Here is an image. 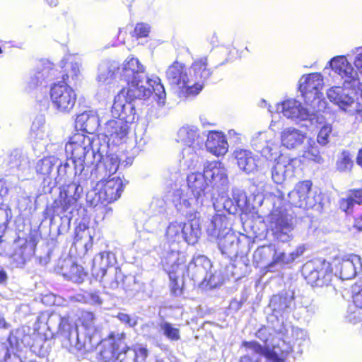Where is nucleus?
Instances as JSON below:
<instances>
[{"label": "nucleus", "instance_id": "42", "mask_svg": "<svg viewBox=\"0 0 362 362\" xmlns=\"http://www.w3.org/2000/svg\"><path fill=\"white\" fill-rule=\"evenodd\" d=\"M12 167H16L25 174L30 173V160L28 154L22 150L13 151L9 156Z\"/></svg>", "mask_w": 362, "mask_h": 362}, {"label": "nucleus", "instance_id": "31", "mask_svg": "<svg viewBox=\"0 0 362 362\" xmlns=\"http://www.w3.org/2000/svg\"><path fill=\"white\" fill-rule=\"evenodd\" d=\"M204 172L207 180L214 187H221L228 185L227 170L223 163L216 161L208 163L204 165Z\"/></svg>", "mask_w": 362, "mask_h": 362}, {"label": "nucleus", "instance_id": "11", "mask_svg": "<svg viewBox=\"0 0 362 362\" xmlns=\"http://www.w3.org/2000/svg\"><path fill=\"white\" fill-rule=\"evenodd\" d=\"M278 122L272 119L270 124L269 131L258 132L253 134L251 139V146L257 153L267 160L276 159L280 154V145L276 138L274 127Z\"/></svg>", "mask_w": 362, "mask_h": 362}, {"label": "nucleus", "instance_id": "16", "mask_svg": "<svg viewBox=\"0 0 362 362\" xmlns=\"http://www.w3.org/2000/svg\"><path fill=\"white\" fill-rule=\"evenodd\" d=\"M312 182L305 180L298 182L288 194V202L296 207L311 209L320 204L321 196L317 191L312 190Z\"/></svg>", "mask_w": 362, "mask_h": 362}, {"label": "nucleus", "instance_id": "63", "mask_svg": "<svg viewBox=\"0 0 362 362\" xmlns=\"http://www.w3.org/2000/svg\"><path fill=\"white\" fill-rule=\"evenodd\" d=\"M70 300L72 302L86 303V291L70 296Z\"/></svg>", "mask_w": 362, "mask_h": 362}, {"label": "nucleus", "instance_id": "5", "mask_svg": "<svg viewBox=\"0 0 362 362\" xmlns=\"http://www.w3.org/2000/svg\"><path fill=\"white\" fill-rule=\"evenodd\" d=\"M177 141L185 144L181 153L179 162L180 170L194 169L199 163L197 150L200 149L204 143V135L197 127L185 125L177 132Z\"/></svg>", "mask_w": 362, "mask_h": 362}, {"label": "nucleus", "instance_id": "38", "mask_svg": "<svg viewBox=\"0 0 362 362\" xmlns=\"http://www.w3.org/2000/svg\"><path fill=\"white\" fill-rule=\"evenodd\" d=\"M102 122L103 119L93 111H86L76 119V125L89 134L96 131Z\"/></svg>", "mask_w": 362, "mask_h": 362}, {"label": "nucleus", "instance_id": "23", "mask_svg": "<svg viewBox=\"0 0 362 362\" xmlns=\"http://www.w3.org/2000/svg\"><path fill=\"white\" fill-rule=\"evenodd\" d=\"M35 254V246L31 241L18 238L12 245L9 254L11 263L15 267H22L29 262Z\"/></svg>", "mask_w": 362, "mask_h": 362}, {"label": "nucleus", "instance_id": "52", "mask_svg": "<svg viewBox=\"0 0 362 362\" xmlns=\"http://www.w3.org/2000/svg\"><path fill=\"white\" fill-rule=\"evenodd\" d=\"M132 353V360H135L136 362H144L148 356L147 349L141 344L134 346Z\"/></svg>", "mask_w": 362, "mask_h": 362}, {"label": "nucleus", "instance_id": "48", "mask_svg": "<svg viewBox=\"0 0 362 362\" xmlns=\"http://www.w3.org/2000/svg\"><path fill=\"white\" fill-rule=\"evenodd\" d=\"M322 127L320 128L317 136V141L321 146H325L329 142V136L332 132V125L325 122L323 118Z\"/></svg>", "mask_w": 362, "mask_h": 362}, {"label": "nucleus", "instance_id": "45", "mask_svg": "<svg viewBox=\"0 0 362 362\" xmlns=\"http://www.w3.org/2000/svg\"><path fill=\"white\" fill-rule=\"evenodd\" d=\"M340 209L347 214L354 211L355 204L362 205V189L351 190L346 198L340 201Z\"/></svg>", "mask_w": 362, "mask_h": 362}, {"label": "nucleus", "instance_id": "46", "mask_svg": "<svg viewBox=\"0 0 362 362\" xmlns=\"http://www.w3.org/2000/svg\"><path fill=\"white\" fill-rule=\"evenodd\" d=\"M59 163V159L55 156H47L39 160L35 166L36 172L45 176L50 175L54 166Z\"/></svg>", "mask_w": 362, "mask_h": 362}, {"label": "nucleus", "instance_id": "2", "mask_svg": "<svg viewBox=\"0 0 362 362\" xmlns=\"http://www.w3.org/2000/svg\"><path fill=\"white\" fill-rule=\"evenodd\" d=\"M211 74L207 59L202 57L194 61L189 67L175 62L168 67L165 76L179 96L187 98L197 95Z\"/></svg>", "mask_w": 362, "mask_h": 362}, {"label": "nucleus", "instance_id": "17", "mask_svg": "<svg viewBox=\"0 0 362 362\" xmlns=\"http://www.w3.org/2000/svg\"><path fill=\"white\" fill-rule=\"evenodd\" d=\"M302 273L308 283L312 286L327 285L332 278L329 263L320 259L306 262L303 267Z\"/></svg>", "mask_w": 362, "mask_h": 362}, {"label": "nucleus", "instance_id": "4", "mask_svg": "<svg viewBox=\"0 0 362 362\" xmlns=\"http://www.w3.org/2000/svg\"><path fill=\"white\" fill-rule=\"evenodd\" d=\"M64 65L69 71L63 76V81L54 83L50 89V98L54 108L59 112L68 113L74 107L76 93L68 83L74 81L80 73V62L74 56L66 59Z\"/></svg>", "mask_w": 362, "mask_h": 362}, {"label": "nucleus", "instance_id": "59", "mask_svg": "<svg viewBox=\"0 0 362 362\" xmlns=\"http://www.w3.org/2000/svg\"><path fill=\"white\" fill-rule=\"evenodd\" d=\"M287 260H288V255L284 252H278L277 251H275L273 255V262L271 264V266L273 264H290L289 262H286Z\"/></svg>", "mask_w": 362, "mask_h": 362}, {"label": "nucleus", "instance_id": "24", "mask_svg": "<svg viewBox=\"0 0 362 362\" xmlns=\"http://www.w3.org/2000/svg\"><path fill=\"white\" fill-rule=\"evenodd\" d=\"M184 259V255L178 251L177 247H173L162 257V265L168 274L170 281L175 284H177V279L183 273Z\"/></svg>", "mask_w": 362, "mask_h": 362}, {"label": "nucleus", "instance_id": "30", "mask_svg": "<svg viewBox=\"0 0 362 362\" xmlns=\"http://www.w3.org/2000/svg\"><path fill=\"white\" fill-rule=\"evenodd\" d=\"M336 269L341 279H352L362 272V259L354 254L346 256L338 263Z\"/></svg>", "mask_w": 362, "mask_h": 362}, {"label": "nucleus", "instance_id": "19", "mask_svg": "<svg viewBox=\"0 0 362 362\" xmlns=\"http://www.w3.org/2000/svg\"><path fill=\"white\" fill-rule=\"evenodd\" d=\"M128 93L129 89L124 88L115 96L112 107V114L115 118L122 119L123 121L131 125L136 118L135 106L132 103V100L146 97L131 96Z\"/></svg>", "mask_w": 362, "mask_h": 362}, {"label": "nucleus", "instance_id": "50", "mask_svg": "<svg viewBox=\"0 0 362 362\" xmlns=\"http://www.w3.org/2000/svg\"><path fill=\"white\" fill-rule=\"evenodd\" d=\"M0 362H22L16 354L11 351L6 344H0Z\"/></svg>", "mask_w": 362, "mask_h": 362}, {"label": "nucleus", "instance_id": "3", "mask_svg": "<svg viewBox=\"0 0 362 362\" xmlns=\"http://www.w3.org/2000/svg\"><path fill=\"white\" fill-rule=\"evenodd\" d=\"M118 73L122 79L128 83L129 95L137 97H149L152 88L159 105L165 102V91L159 77L145 74V68L136 57H128L119 66Z\"/></svg>", "mask_w": 362, "mask_h": 362}, {"label": "nucleus", "instance_id": "22", "mask_svg": "<svg viewBox=\"0 0 362 362\" xmlns=\"http://www.w3.org/2000/svg\"><path fill=\"white\" fill-rule=\"evenodd\" d=\"M130 130V124L122 119L114 118L104 124V134L108 145L118 146L126 142Z\"/></svg>", "mask_w": 362, "mask_h": 362}, {"label": "nucleus", "instance_id": "21", "mask_svg": "<svg viewBox=\"0 0 362 362\" xmlns=\"http://www.w3.org/2000/svg\"><path fill=\"white\" fill-rule=\"evenodd\" d=\"M329 65L332 70L341 77L344 84L352 87L359 85L360 78L358 71L354 69L345 56L333 57L329 62Z\"/></svg>", "mask_w": 362, "mask_h": 362}, {"label": "nucleus", "instance_id": "54", "mask_svg": "<svg viewBox=\"0 0 362 362\" xmlns=\"http://www.w3.org/2000/svg\"><path fill=\"white\" fill-rule=\"evenodd\" d=\"M303 156L305 158L313 160L317 163H322L323 158L320 154V151L317 147L310 146L308 150L305 151Z\"/></svg>", "mask_w": 362, "mask_h": 362}, {"label": "nucleus", "instance_id": "20", "mask_svg": "<svg viewBox=\"0 0 362 362\" xmlns=\"http://www.w3.org/2000/svg\"><path fill=\"white\" fill-rule=\"evenodd\" d=\"M271 228L275 238L282 243H287L293 238L294 226L291 215L273 211L271 215Z\"/></svg>", "mask_w": 362, "mask_h": 362}, {"label": "nucleus", "instance_id": "18", "mask_svg": "<svg viewBox=\"0 0 362 362\" xmlns=\"http://www.w3.org/2000/svg\"><path fill=\"white\" fill-rule=\"evenodd\" d=\"M324 86L323 76L319 73L303 75L299 81V90L305 102L315 107L323 97L322 89Z\"/></svg>", "mask_w": 362, "mask_h": 362}, {"label": "nucleus", "instance_id": "33", "mask_svg": "<svg viewBox=\"0 0 362 362\" xmlns=\"http://www.w3.org/2000/svg\"><path fill=\"white\" fill-rule=\"evenodd\" d=\"M115 255L110 251L101 252L93 261L92 274L95 278L103 277L112 268H116Z\"/></svg>", "mask_w": 362, "mask_h": 362}, {"label": "nucleus", "instance_id": "44", "mask_svg": "<svg viewBox=\"0 0 362 362\" xmlns=\"http://www.w3.org/2000/svg\"><path fill=\"white\" fill-rule=\"evenodd\" d=\"M123 278V274L119 268H112L103 277L96 278L99 280L104 288L115 290L119 287V281Z\"/></svg>", "mask_w": 362, "mask_h": 362}, {"label": "nucleus", "instance_id": "26", "mask_svg": "<svg viewBox=\"0 0 362 362\" xmlns=\"http://www.w3.org/2000/svg\"><path fill=\"white\" fill-rule=\"evenodd\" d=\"M256 336L264 343V346L259 344L256 341H244L242 344V347L245 349V351L252 353L255 352L256 354L263 355L267 361L271 362L269 358L264 354V351L269 349L272 352L274 345H277L280 339L275 338L272 336L269 329L266 327L259 329L257 331Z\"/></svg>", "mask_w": 362, "mask_h": 362}, {"label": "nucleus", "instance_id": "61", "mask_svg": "<svg viewBox=\"0 0 362 362\" xmlns=\"http://www.w3.org/2000/svg\"><path fill=\"white\" fill-rule=\"evenodd\" d=\"M247 352V354L241 358L240 362H257L259 360V356H262V354H256L255 352Z\"/></svg>", "mask_w": 362, "mask_h": 362}, {"label": "nucleus", "instance_id": "35", "mask_svg": "<svg viewBox=\"0 0 362 362\" xmlns=\"http://www.w3.org/2000/svg\"><path fill=\"white\" fill-rule=\"evenodd\" d=\"M305 139L306 133L293 127L284 128L280 133L281 145L289 150L300 147Z\"/></svg>", "mask_w": 362, "mask_h": 362}, {"label": "nucleus", "instance_id": "28", "mask_svg": "<svg viewBox=\"0 0 362 362\" xmlns=\"http://www.w3.org/2000/svg\"><path fill=\"white\" fill-rule=\"evenodd\" d=\"M211 269V261L204 255H199L188 264L187 274L194 281L204 284Z\"/></svg>", "mask_w": 362, "mask_h": 362}, {"label": "nucleus", "instance_id": "57", "mask_svg": "<svg viewBox=\"0 0 362 362\" xmlns=\"http://www.w3.org/2000/svg\"><path fill=\"white\" fill-rule=\"evenodd\" d=\"M353 300L356 307L362 308V286L355 285L352 288Z\"/></svg>", "mask_w": 362, "mask_h": 362}, {"label": "nucleus", "instance_id": "10", "mask_svg": "<svg viewBox=\"0 0 362 362\" xmlns=\"http://www.w3.org/2000/svg\"><path fill=\"white\" fill-rule=\"evenodd\" d=\"M93 139L83 133L74 134L66 144L65 151L71 155L72 163L75 166V174L81 173L84 168L83 163L86 157H96L95 151L92 148Z\"/></svg>", "mask_w": 362, "mask_h": 362}, {"label": "nucleus", "instance_id": "12", "mask_svg": "<svg viewBox=\"0 0 362 362\" xmlns=\"http://www.w3.org/2000/svg\"><path fill=\"white\" fill-rule=\"evenodd\" d=\"M276 111L296 122L310 121L311 124H322L323 116L317 115L314 110L304 107L296 99L285 100L276 105Z\"/></svg>", "mask_w": 362, "mask_h": 362}, {"label": "nucleus", "instance_id": "49", "mask_svg": "<svg viewBox=\"0 0 362 362\" xmlns=\"http://www.w3.org/2000/svg\"><path fill=\"white\" fill-rule=\"evenodd\" d=\"M354 165L349 151H344L340 154L337 161V168L340 172L350 171Z\"/></svg>", "mask_w": 362, "mask_h": 362}, {"label": "nucleus", "instance_id": "34", "mask_svg": "<svg viewBox=\"0 0 362 362\" xmlns=\"http://www.w3.org/2000/svg\"><path fill=\"white\" fill-rule=\"evenodd\" d=\"M52 64L49 62H40L36 69L30 73L28 79L25 89L28 91L32 90L41 85L46 79L49 78L53 75Z\"/></svg>", "mask_w": 362, "mask_h": 362}, {"label": "nucleus", "instance_id": "13", "mask_svg": "<svg viewBox=\"0 0 362 362\" xmlns=\"http://www.w3.org/2000/svg\"><path fill=\"white\" fill-rule=\"evenodd\" d=\"M123 187V182L119 177H100L95 190L88 193V198L94 194L95 197L91 200V204L94 206L105 202L111 203L120 197Z\"/></svg>", "mask_w": 362, "mask_h": 362}, {"label": "nucleus", "instance_id": "6", "mask_svg": "<svg viewBox=\"0 0 362 362\" xmlns=\"http://www.w3.org/2000/svg\"><path fill=\"white\" fill-rule=\"evenodd\" d=\"M309 343V336L306 330L298 327H292L285 338L274 345L272 352L267 349L264 354L271 362H283L291 352L301 353Z\"/></svg>", "mask_w": 362, "mask_h": 362}, {"label": "nucleus", "instance_id": "51", "mask_svg": "<svg viewBox=\"0 0 362 362\" xmlns=\"http://www.w3.org/2000/svg\"><path fill=\"white\" fill-rule=\"evenodd\" d=\"M233 199L235 202L237 206L242 211L248 208V199L245 193L240 189L233 191Z\"/></svg>", "mask_w": 362, "mask_h": 362}, {"label": "nucleus", "instance_id": "40", "mask_svg": "<svg viewBox=\"0 0 362 362\" xmlns=\"http://www.w3.org/2000/svg\"><path fill=\"white\" fill-rule=\"evenodd\" d=\"M293 300V294L281 293L274 295L270 300L269 307L276 314H280L290 309Z\"/></svg>", "mask_w": 362, "mask_h": 362}, {"label": "nucleus", "instance_id": "32", "mask_svg": "<svg viewBox=\"0 0 362 362\" xmlns=\"http://www.w3.org/2000/svg\"><path fill=\"white\" fill-rule=\"evenodd\" d=\"M233 155L238 168L246 174H252L259 169L260 160L258 156L247 149H236Z\"/></svg>", "mask_w": 362, "mask_h": 362}, {"label": "nucleus", "instance_id": "47", "mask_svg": "<svg viewBox=\"0 0 362 362\" xmlns=\"http://www.w3.org/2000/svg\"><path fill=\"white\" fill-rule=\"evenodd\" d=\"M163 335L171 341H177L180 339V329L170 322L163 321L159 325Z\"/></svg>", "mask_w": 362, "mask_h": 362}, {"label": "nucleus", "instance_id": "41", "mask_svg": "<svg viewBox=\"0 0 362 362\" xmlns=\"http://www.w3.org/2000/svg\"><path fill=\"white\" fill-rule=\"evenodd\" d=\"M65 264V266L62 267V275L73 282L81 283L86 276L83 267L71 260L66 261Z\"/></svg>", "mask_w": 362, "mask_h": 362}, {"label": "nucleus", "instance_id": "9", "mask_svg": "<svg viewBox=\"0 0 362 362\" xmlns=\"http://www.w3.org/2000/svg\"><path fill=\"white\" fill-rule=\"evenodd\" d=\"M201 233L199 221L194 216L186 223L171 222L166 229L165 237L170 245L177 247L184 241L190 245L195 244Z\"/></svg>", "mask_w": 362, "mask_h": 362}, {"label": "nucleus", "instance_id": "39", "mask_svg": "<svg viewBox=\"0 0 362 362\" xmlns=\"http://www.w3.org/2000/svg\"><path fill=\"white\" fill-rule=\"evenodd\" d=\"M118 63L116 62H105L100 64L98 67V81L102 84L111 83L119 74V70Z\"/></svg>", "mask_w": 362, "mask_h": 362}, {"label": "nucleus", "instance_id": "8", "mask_svg": "<svg viewBox=\"0 0 362 362\" xmlns=\"http://www.w3.org/2000/svg\"><path fill=\"white\" fill-rule=\"evenodd\" d=\"M49 326L57 325L63 337L62 346L71 353L88 349L86 340L82 341L78 335L77 327L70 322L69 317H62L56 313H52L47 320Z\"/></svg>", "mask_w": 362, "mask_h": 362}, {"label": "nucleus", "instance_id": "25", "mask_svg": "<svg viewBox=\"0 0 362 362\" xmlns=\"http://www.w3.org/2000/svg\"><path fill=\"white\" fill-rule=\"evenodd\" d=\"M274 160L275 164L272 169V177L274 182L281 184L294 176L296 159L279 154Z\"/></svg>", "mask_w": 362, "mask_h": 362}, {"label": "nucleus", "instance_id": "14", "mask_svg": "<svg viewBox=\"0 0 362 362\" xmlns=\"http://www.w3.org/2000/svg\"><path fill=\"white\" fill-rule=\"evenodd\" d=\"M82 192L83 187L80 185L76 182L68 185L64 192H60L59 199L52 204V218L54 216H61L62 218H67L70 222L71 211Z\"/></svg>", "mask_w": 362, "mask_h": 362}, {"label": "nucleus", "instance_id": "53", "mask_svg": "<svg viewBox=\"0 0 362 362\" xmlns=\"http://www.w3.org/2000/svg\"><path fill=\"white\" fill-rule=\"evenodd\" d=\"M116 317L122 324L129 327H134L137 325L139 319L138 316L135 315H130L125 313H119Z\"/></svg>", "mask_w": 362, "mask_h": 362}, {"label": "nucleus", "instance_id": "43", "mask_svg": "<svg viewBox=\"0 0 362 362\" xmlns=\"http://www.w3.org/2000/svg\"><path fill=\"white\" fill-rule=\"evenodd\" d=\"M79 321L81 325L85 329L87 334L89 335V343L91 342V337L96 334L99 329V327L97 323V319L93 313L83 310L79 315Z\"/></svg>", "mask_w": 362, "mask_h": 362}, {"label": "nucleus", "instance_id": "7", "mask_svg": "<svg viewBox=\"0 0 362 362\" xmlns=\"http://www.w3.org/2000/svg\"><path fill=\"white\" fill-rule=\"evenodd\" d=\"M206 230L211 240L217 241L222 254H232L237 252L238 238L228 226L226 216L220 214L213 216L206 226Z\"/></svg>", "mask_w": 362, "mask_h": 362}, {"label": "nucleus", "instance_id": "56", "mask_svg": "<svg viewBox=\"0 0 362 362\" xmlns=\"http://www.w3.org/2000/svg\"><path fill=\"white\" fill-rule=\"evenodd\" d=\"M221 283V277L215 274H212L211 270L209 272V275L206 277V281L204 284H201L204 287L213 288L218 286Z\"/></svg>", "mask_w": 362, "mask_h": 362}, {"label": "nucleus", "instance_id": "36", "mask_svg": "<svg viewBox=\"0 0 362 362\" xmlns=\"http://www.w3.org/2000/svg\"><path fill=\"white\" fill-rule=\"evenodd\" d=\"M205 145L207 150L216 156L225 155L228 149L225 136L216 131L209 132Z\"/></svg>", "mask_w": 362, "mask_h": 362}, {"label": "nucleus", "instance_id": "62", "mask_svg": "<svg viewBox=\"0 0 362 362\" xmlns=\"http://www.w3.org/2000/svg\"><path fill=\"white\" fill-rule=\"evenodd\" d=\"M115 362H136L135 360H132V358L127 357V350L126 349L123 351H120L118 353L117 357L115 358Z\"/></svg>", "mask_w": 362, "mask_h": 362}, {"label": "nucleus", "instance_id": "29", "mask_svg": "<svg viewBox=\"0 0 362 362\" xmlns=\"http://www.w3.org/2000/svg\"><path fill=\"white\" fill-rule=\"evenodd\" d=\"M125 337L124 333L122 334H111L108 339L102 341L101 349L100 354L101 358L106 361H115L119 349L123 351L126 349V345L122 342V339Z\"/></svg>", "mask_w": 362, "mask_h": 362}, {"label": "nucleus", "instance_id": "15", "mask_svg": "<svg viewBox=\"0 0 362 362\" xmlns=\"http://www.w3.org/2000/svg\"><path fill=\"white\" fill-rule=\"evenodd\" d=\"M327 97L331 103L349 115H353L359 111L358 103L356 100L355 87L344 83L342 86H332L327 90Z\"/></svg>", "mask_w": 362, "mask_h": 362}, {"label": "nucleus", "instance_id": "58", "mask_svg": "<svg viewBox=\"0 0 362 362\" xmlns=\"http://www.w3.org/2000/svg\"><path fill=\"white\" fill-rule=\"evenodd\" d=\"M150 27L145 23H138L134 28V34L139 37H146L148 35Z\"/></svg>", "mask_w": 362, "mask_h": 362}, {"label": "nucleus", "instance_id": "1", "mask_svg": "<svg viewBox=\"0 0 362 362\" xmlns=\"http://www.w3.org/2000/svg\"><path fill=\"white\" fill-rule=\"evenodd\" d=\"M185 170H180V165L177 169L174 167L170 168V175L168 178L171 182L168 184L165 197L174 203L180 213L186 216L192 217L198 211L206 200L211 198V196L208 192L209 184L204 173L196 172L188 175L187 177V186L192 194V197H188L184 193V190L178 187L181 173Z\"/></svg>", "mask_w": 362, "mask_h": 362}, {"label": "nucleus", "instance_id": "64", "mask_svg": "<svg viewBox=\"0 0 362 362\" xmlns=\"http://www.w3.org/2000/svg\"><path fill=\"white\" fill-rule=\"evenodd\" d=\"M354 228H356L358 230H362V215L358 218L355 219L354 221Z\"/></svg>", "mask_w": 362, "mask_h": 362}, {"label": "nucleus", "instance_id": "55", "mask_svg": "<svg viewBox=\"0 0 362 362\" xmlns=\"http://www.w3.org/2000/svg\"><path fill=\"white\" fill-rule=\"evenodd\" d=\"M103 300L98 291H86V303L92 305L100 306L103 304Z\"/></svg>", "mask_w": 362, "mask_h": 362}, {"label": "nucleus", "instance_id": "37", "mask_svg": "<svg viewBox=\"0 0 362 362\" xmlns=\"http://www.w3.org/2000/svg\"><path fill=\"white\" fill-rule=\"evenodd\" d=\"M120 160L117 154L110 153L103 158V160L97 165L95 171L98 177H110L118 170Z\"/></svg>", "mask_w": 362, "mask_h": 362}, {"label": "nucleus", "instance_id": "60", "mask_svg": "<svg viewBox=\"0 0 362 362\" xmlns=\"http://www.w3.org/2000/svg\"><path fill=\"white\" fill-rule=\"evenodd\" d=\"M57 177L55 178L56 182L62 181V177L66 175L67 168H69L68 162H65L64 164L57 165Z\"/></svg>", "mask_w": 362, "mask_h": 362}, {"label": "nucleus", "instance_id": "27", "mask_svg": "<svg viewBox=\"0 0 362 362\" xmlns=\"http://www.w3.org/2000/svg\"><path fill=\"white\" fill-rule=\"evenodd\" d=\"M49 129L42 116L37 117L30 127L29 141L34 150L43 149L49 141Z\"/></svg>", "mask_w": 362, "mask_h": 362}]
</instances>
